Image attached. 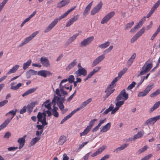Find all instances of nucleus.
Wrapping results in <instances>:
<instances>
[{
	"label": "nucleus",
	"instance_id": "obj_36",
	"mask_svg": "<svg viewBox=\"0 0 160 160\" xmlns=\"http://www.w3.org/2000/svg\"><path fill=\"white\" fill-rule=\"evenodd\" d=\"M31 60L30 59L28 60L26 62L24 63L23 65V68L26 70L30 65L31 63Z\"/></svg>",
	"mask_w": 160,
	"mask_h": 160
},
{
	"label": "nucleus",
	"instance_id": "obj_59",
	"mask_svg": "<svg viewBox=\"0 0 160 160\" xmlns=\"http://www.w3.org/2000/svg\"><path fill=\"white\" fill-rule=\"evenodd\" d=\"M11 133L9 132H6L5 133V134L3 137V138H9V137L11 136Z\"/></svg>",
	"mask_w": 160,
	"mask_h": 160
},
{
	"label": "nucleus",
	"instance_id": "obj_39",
	"mask_svg": "<svg viewBox=\"0 0 160 160\" xmlns=\"http://www.w3.org/2000/svg\"><path fill=\"white\" fill-rule=\"evenodd\" d=\"M160 5V0H158L152 7L151 9L155 11V10Z\"/></svg>",
	"mask_w": 160,
	"mask_h": 160
},
{
	"label": "nucleus",
	"instance_id": "obj_15",
	"mask_svg": "<svg viewBox=\"0 0 160 160\" xmlns=\"http://www.w3.org/2000/svg\"><path fill=\"white\" fill-rule=\"evenodd\" d=\"M40 62L45 67H48L50 66L49 61L46 57H41L40 58Z\"/></svg>",
	"mask_w": 160,
	"mask_h": 160
},
{
	"label": "nucleus",
	"instance_id": "obj_11",
	"mask_svg": "<svg viewBox=\"0 0 160 160\" xmlns=\"http://www.w3.org/2000/svg\"><path fill=\"white\" fill-rule=\"evenodd\" d=\"M94 39V37L91 36L86 39H84L80 44V47H86L90 44Z\"/></svg>",
	"mask_w": 160,
	"mask_h": 160
},
{
	"label": "nucleus",
	"instance_id": "obj_49",
	"mask_svg": "<svg viewBox=\"0 0 160 160\" xmlns=\"http://www.w3.org/2000/svg\"><path fill=\"white\" fill-rule=\"evenodd\" d=\"M34 106V104L33 103H31L30 104L28 105L27 106L28 110L30 112L32 111Z\"/></svg>",
	"mask_w": 160,
	"mask_h": 160
},
{
	"label": "nucleus",
	"instance_id": "obj_9",
	"mask_svg": "<svg viewBox=\"0 0 160 160\" xmlns=\"http://www.w3.org/2000/svg\"><path fill=\"white\" fill-rule=\"evenodd\" d=\"M39 32L38 31H36V32L32 33L31 35L25 38L24 41L22 42L19 45V47H22L23 45L27 44L29 41L31 40Z\"/></svg>",
	"mask_w": 160,
	"mask_h": 160
},
{
	"label": "nucleus",
	"instance_id": "obj_32",
	"mask_svg": "<svg viewBox=\"0 0 160 160\" xmlns=\"http://www.w3.org/2000/svg\"><path fill=\"white\" fill-rule=\"evenodd\" d=\"M144 133V132L143 130L142 131L138 132L137 134L134 135L133 137L134 140L141 137L143 135Z\"/></svg>",
	"mask_w": 160,
	"mask_h": 160
},
{
	"label": "nucleus",
	"instance_id": "obj_34",
	"mask_svg": "<svg viewBox=\"0 0 160 160\" xmlns=\"http://www.w3.org/2000/svg\"><path fill=\"white\" fill-rule=\"evenodd\" d=\"M118 78L115 77L114 79L112 80V81L111 82L110 85L108 86V87L111 88H113L115 85H114V84L117 81L119 80Z\"/></svg>",
	"mask_w": 160,
	"mask_h": 160
},
{
	"label": "nucleus",
	"instance_id": "obj_1",
	"mask_svg": "<svg viewBox=\"0 0 160 160\" xmlns=\"http://www.w3.org/2000/svg\"><path fill=\"white\" fill-rule=\"evenodd\" d=\"M55 94L57 96H56L54 95L52 100V103L53 105V108L52 109V115L56 118H58L59 116V113L57 112L58 108L55 106L56 104H57L60 109L62 111L64 108L63 103L64 102L66 99H65V96H61L58 88L56 89Z\"/></svg>",
	"mask_w": 160,
	"mask_h": 160
},
{
	"label": "nucleus",
	"instance_id": "obj_48",
	"mask_svg": "<svg viewBox=\"0 0 160 160\" xmlns=\"http://www.w3.org/2000/svg\"><path fill=\"white\" fill-rule=\"evenodd\" d=\"M112 88L107 87L105 91V92H108L110 93L111 94V93H112L115 90L114 89H112Z\"/></svg>",
	"mask_w": 160,
	"mask_h": 160
},
{
	"label": "nucleus",
	"instance_id": "obj_20",
	"mask_svg": "<svg viewBox=\"0 0 160 160\" xmlns=\"http://www.w3.org/2000/svg\"><path fill=\"white\" fill-rule=\"evenodd\" d=\"M111 126V123L108 122L106 125L102 127V129L101 130V132H105L109 130Z\"/></svg>",
	"mask_w": 160,
	"mask_h": 160
},
{
	"label": "nucleus",
	"instance_id": "obj_27",
	"mask_svg": "<svg viewBox=\"0 0 160 160\" xmlns=\"http://www.w3.org/2000/svg\"><path fill=\"white\" fill-rule=\"evenodd\" d=\"M93 1L89 3L86 7L84 12L83 13V15L84 16H86L88 14V12L90 10L91 6L92 5Z\"/></svg>",
	"mask_w": 160,
	"mask_h": 160
},
{
	"label": "nucleus",
	"instance_id": "obj_25",
	"mask_svg": "<svg viewBox=\"0 0 160 160\" xmlns=\"http://www.w3.org/2000/svg\"><path fill=\"white\" fill-rule=\"evenodd\" d=\"M128 145V144L127 143H124L123 144H122V145H121L120 147H119L116 149H115L114 151H113V152H116V153L124 149L125 148L127 147Z\"/></svg>",
	"mask_w": 160,
	"mask_h": 160
},
{
	"label": "nucleus",
	"instance_id": "obj_16",
	"mask_svg": "<svg viewBox=\"0 0 160 160\" xmlns=\"http://www.w3.org/2000/svg\"><path fill=\"white\" fill-rule=\"evenodd\" d=\"M75 73L77 75V76H80L83 75L85 76L87 74V71L84 68H81L78 69V70L75 72Z\"/></svg>",
	"mask_w": 160,
	"mask_h": 160
},
{
	"label": "nucleus",
	"instance_id": "obj_35",
	"mask_svg": "<svg viewBox=\"0 0 160 160\" xmlns=\"http://www.w3.org/2000/svg\"><path fill=\"white\" fill-rule=\"evenodd\" d=\"M118 78L115 77L114 79L112 80V81L111 82L110 85L108 86V87L111 88H113L115 85H114V84L117 81L119 80Z\"/></svg>",
	"mask_w": 160,
	"mask_h": 160
},
{
	"label": "nucleus",
	"instance_id": "obj_44",
	"mask_svg": "<svg viewBox=\"0 0 160 160\" xmlns=\"http://www.w3.org/2000/svg\"><path fill=\"white\" fill-rule=\"evenodd\" d=\"M133 24L134 22L133 21H132L130 22L127 23L124 28V30H127L128 28H131L133 25Z\"/></svg>",
	"mask_w": 160,
	"mask_h": 160
},
{
	"label": "nucleus",
	"instance_id": "obj_38",
	"mask_svg": "<svg viewBox=\"0 0 160 160\" xmlns=\"http://www.w3.org/2000/svg\"><path fill=\"white\" fill-rule=\"evenodd\" d=\"M160 94V89H158L153 92L150 95V97L152 98Z\"/></svg>",
	"mask_w": 160,
	"mask_h": 160
},
{
	"label": "nucleus",
	"instance_id": "obj_22",
	"mask_svg": "<svg viewBox=\"0 0 160 160\" xmlns=\"http://www.w3.org/2000/svg\"><path fill=\"white\" fill-rule=\"evenodd\" d=\"M100 9V2L99 3L96 7L92 10L91 13L92 15H94L99 12Z\"/></svg>",
	"mask_w": 160,
	"mask_h": 160
},
{
	"label": "nucleus",
	"instance_id": "obj_64",
	"mask_svg": "<svg viewBox=\"0 0 160 160\" xmlns=\"http://www.w3.org/2000/svg\"><path fill=\"white\" fill-rule=\"evenodd\" d=\"M62 160H68L69 157L67 156V154L65 153L63 154V155Z\"/></svg>",
	"mask_w": 160,
	"mask_h": 160
},
{
	"label": "nucleus",
	"instance_id": "obj_43",
	"mask_svg": "<svg viewBox=\"0 0 160 160\" xmlns=\"http://www.w3.org/2000/svg\"><path fill=\"white\" fill-rule=\"evenodd\" d=\"M155 122L154 121L153 118H151L148 120H147L145 122V124L148 125L149 124H153Z\"/></svg>",
	"mask_w": 160,
	"mask_h": 160
},
{
	"label": "nucleus",
	"instance_id": "obj_53",
	"mask_svg": "<svg viewBox=\"0 0 160 160\" xmlns=\"http://www.w3.org/2000/svg\"><path fill=\"white\" fill-rule=\"evenodd\" d=\"M8 102V101L7 100H5L2 102H0V108L4 106Z\"/></svg>",
	"mask_w": 160,
	"mask_h": 160
},
{
	"label": "nucleus",
	"instance_id": "obj_56",
	"mask_svg": "<svg viewBox=\"0 0 160 160\" xmlns=\"http://www.w3.org/2000/svg\"><path fill=\"white\" fill-rule=\"evenodd\" d=\"M152 156V154H148L142 158L141 160H148Z\"/></svg>",
	"mask_w": 160,
	"mask_h": 160
},
{
	"label": "nucleus",
	"instance_id": "obj_10",
	"mask_svg": "<svg viewBox=\"0 0 160 160\" xmlns=\"http://www.w3.org/2000/svg\"><path fill=\"white\" fill-rule=\"evenodd\" d=\"M154 86V83H152L148 85L144 91L140 92L138 94V97H143L146 96L152 89Z\"/></svg>",
	"mask_w": 160,
	"mask_h": 160
},
{
	"label": "nucleus",
	"instance_id": "obj_50",
	"mask_svg": "<svg viewBox=\"0 0 160 160\" xmlns=\"http://www.w3.org/2000/svg\"><path fill=\"white\" fill-rule=\"evenodd\" d=\"M100 61V56H99L96 59H95L93 63V66H94L98 64Z\"/></svg>",
	"mask_w": 160,
	"mask_h": 160
},
{
	"label": "nucleus",
	"instance_id": "obj_29",
	"mask_svg": "<svg viewBox=\"0 0 160 160\" xmlns=\"http://www.w3.org/2000/svg\"><path fill=\"white\" fill-rule=\"evenodd\" d=\"M160 105V101H159L156 102L153 106L150 108L149 112L151 113L154 111V110L158 108Z\"/></svg>",
	"mask_w": 160,
	"mask_h": 160
},
{
	"label": "nucleus",
	"instance_id": "obj_26",
	"mask_svg": "<svg viewBox=\"0 0 160 160\" xmlns=\"http://www.w3.org/2000/svg\"><path fill=\"white\" fill-rule=\"evenodd\" d=\"M51 104H52V102H50V100L48 99L44 102L43 104V105H44V107L48 110H51Z\"/></svg>",
	"mask_w": 160,
	"mask_h": 160
},
{
	"label": "nucleus",
	"instance_id": "obj_63",
	"mask_svg": "<svg viewBox=\"0 0 160 160\" xmlns=\"http://www.w3.org/2000/svg\"><path fill=\"white\" fill-rule=\"evenodd\" d=\"M110 157V155L108 154H107L105 155V156H104L101 159V160H106L108 158H109Z\"/></svg>",
	"mask_w": 160,
	"mask_h": 160
},
{
	"label": "nucleus",
	"instance_id": "obj_23",
	"mask_svg": "<svg viewBox=\"0 0 160 160\" xmlns=\"http://www.w3.org/2000/svg\"><path fill=\"white\" fill-rule=\"evenodd\" d=\"M19 67V66L18 65L14 66L7 73V75H8L12 73H15L18 69Z\"/></svg>",
	"mask_w": 160,
	"mask_h": 160
},
{
	"label": "nucleus",
	"instance_id": "obj_37",
	"mask_svg": "<svg viewBox=\"0 0 160 160\" xmlns=\"http://www.w3.org/2000/svg\"><path fill=\"white\" fill-rule=\"evenodd\" d=\"M40 139L39 137H35L31 141L30 144L31 146H33Z\"/></svg>",
	"mask_w": 160,
	"mask_h": 160
},
{
	"label": "nucleus",
	"instance_id": "obj_28",
	"mask_svg": "<svg viewBox=\"0 0 160 160\" xmlns=\"http://www.w3.org/2000/svg\"><path fill=\"white\" fill-rule=\"evenodd\" d=\"M15 84V83L13 82L11 83V87L10 88L11 89L14 90H17L19 89L20 87L22 85V84L21 83H19L16 85L13 86V85Z\"/></svg>",
	"mask_w": 160,
	"mask_h": 160
},
{
	"label": "nucleus",
	"instance_id": "obj_21",
	"mask_svg": "<svg viewBox=\"0 0 160 160\" xmlns=\"http://www.w3.org/2000/svg\"><path fill=\"white\" fill-rule=\"evenodd\" d=\"M77 63V60L76 59H74L72 61L71 63H70L68 66L66 67V69L67 70H69L73 68L76 64Z\"/></svg>",
	"mask_w": 160,
	"mask_h": 160
},
{
	"label": "nucleus",
	"instance_id": "obj_52",
	"mask_svg": "<svg viewBox=\"0 0 160 160\" xmlns=\"http://www.w3.org/2000/svg\"><path fill=\"white\" fill-rule=\"evenodd\" d=\"M28 73L31 75H36L37 74V72L34 70L30 69L28 71Z\"/></svg>",
	"mask_w": 160,
	"mask_h": 160
},
{
	"label": "nucleus",
	"instance_id": "obj_60",
	"mask_svg": "<svg viewBox=\"0 0 160 160\" xmlns=\"http://www.w3.org/2000/svg\"><path fill=\"white\" fill-rule=\"evenodd\" d=\"M100 149H99L98 151L92 154L91 155V156L92 157H93L96 156L97 155L99 154V153L100 152Z\"/></svg>",
	"mask_w": 160,
	"mask_h": 160
},
{
	"label": "nucleus",
	"instance_id": "obj_42",
	"mask_svg": "<svg viewBox=\"0 0 160 160\" xmlns=\"http://www.w3.org/2000/svg\"><path fill=\"white\" fill-rule=\"evenodd\" d=\"M117 102L116 103V105L117 107H118L119 108L124 104V101L123 100L121 101H117Z\"/></svg>",
	"mask_w": 160,
	"mask_h": 160
},
{
	"label": "nucleus",
	"instance_id": "obj_13",
	"mask_svg": "<svg viewBox=\"0 0 160 160\" xmlns=\"http://www.w3.org/2000/svg\"><path fill=\"white\" fill-rule=\"evenodd\" d=\"M145 32L144 28H142L131 39V42L133 43L135 41L137 40L138 38L140 37L142 34Z\"/></svg>",
	"mask_w": 160,
	"mask_h": 160
},
{
	"label": "nucleus",
	"instance_id": "obj_40",
	"mask_svg": "<svg viewBox=\"0 0 160 160\" xmlns=\"http://www.w3.org/2000/svg\"><path fill=\"white\" fill-rule=\"evenodd\" d=\"M140 27L141 26L138 24L137 25H136L134 28L131 29L130 32L131 33H133L136 32L138 28H140Z\"/></svg>",
	"mask_w": 160,
	"mask_h": 160
},
{
	"label": "nucleus",
	"instance_id": "obj_17",
	"mask_svg": "<svg viewBox=\"0 0 160 160\" xmlns=\"http://www.w3.org/2000/svg\"><path fill=\"white\" fill-rule=\"evenodd\" d=\"M38 74L45 78L47 75H52V73L48 71L41 70L38 72Z\"/></svg>",
	"mask_w": 160,
	"mask_h": 160
},
{
	"label": "nucleus",
	"instance_id": "obj_19",
	"mask_svg": "<svg viewBox=\"0 0 160 160\" xmlns=\"http://www.w3.org/2000/svg\"><path fill=\"white\" fill-rule=\"evenodd\" d=\"M70 1V0H62L58 4L57 7L58 8L62 7L68 4Z\"/></svg>",
	"mask_w": 160,
	"mask_h": 160
},
{
	"label": "nucleus",
	"instance_id": "obj_14",
	"mask_svg": "<svg viewBox=\"0 0 160 160\" xmlns=\"http://www.w3.org/2000/svg\"><path fill=\"white\" fill-rule=\"evenodd\" d=\"M26 137L27 135H24L22 137L18 139L17 142L19 144V149H21L24 145Z\"/></svg>",
	"mask_w": 160,
	"mask_h": 160
},
{
	"label": "nucleus",
	"instance_id": "obj_2",
	"mask_svg": "<svg viewBox=\"0 0 160 160\" xmlns=\"http://www.w3.org/2000/svg\"><path fill=\"white\" fill-rule=\"evenodd\" d=\"M76 7V6H74L71 8L70 9L68 10L66 12L64 13L58 18L54 19V20L52 21V22L49 25L47 28L45 29L44 32L45 33H46L51 31L59 21L65 18L70 12L74 10Z\"/></svg>",
	"mask_w": 160,
	"mask_h": 160
},
{
	"label": "nucleus",
	"instance_id": "obj_55",
	"mask_svg": "<svg viewBox=\"0 0 160 160\" xmlns=\"http://www.w3.org/2000/svg\"><path fill=\"white\" fill-rule=\"evenodd\" d=\"M68 80L69 82L70 83H72L73 82L74 80V77L73 75H70L69 76L68 78Z\"/></svg>",
	"mask_w": 160,
	"mask_h": 160
},
{
	"label": "nucleus",
	"instance_id": "obj_30",
	"mask_svg": "<svg viewBox=\"0 0 160 160\" xmlns=\"http://www.w3.org/2000/svg\"><path fill=\"white\" fill-rule=\"evenodd\" d=\"M66 137L64 136H61L59 139L58 143L60 145H62L66 141Z\"/></svg>",
	"mask_w": 160,
	"mask_h": 160
},
{
	"label": "nucleus",
	"instance_id": "obj_45",
	"mask_svg": "<svg viewBox=\"0 0 160 160\" xmlns=\"http://www.w3.org/2000/svg\"><path fill=\"white\" fill-rule=\"evenodd\" d=\"M46 125H43L42 124V125H37L36 127L38 128V130H40V134H41L43 131V128Z\"/></svg>",
	"mask_w": 160,
	"mask_h": 160
},
{
	"label": "nucleus",
	"instance_id": "obj_46",
	"mask_svg": "<svg viewBox=\"0 0 160 160\" xmlns=\"http://www.w3.org/2000/svg\"><path fill=\"white\" fill-rule=\"evenodd\" d=\"M147 149V146H145L144 147H143L142 148L140 149L139 150H138L137 151V153H138V154H140L141 153L143 152L145 150H146Z\"/></svg>",
	"mask_w": 160,
	"mask_h": 160
},
{
	"label": "nucleus",
	"instance_id": "obj_51",
	"mask_svg": "<svg viewBox=\"0 0 160 160\" xmlns=\"http://www.w3.org/2000/svg\"><path fill=\"white\" fill-rule=\"evenodd\" d=\"M136 83V82L134 81L132 82L131 84L129 85V86L127 88V90H128L132 89L134 87Z\"/></svg>",
	"mask_w": 160,
	"mask_h": 160
},
{
	"label": "nucleus",
	"instance_id": "obj_61",
	"mask_svg": "<svg viewBox=\"0 0 160 160\" xmlns=\"http://www.w3.org/2000/svg\"><path fill=\"white\" fill-rule=\"evenodd\" d=\"M145 79V77L144 76H142L141 77V80L138 83V85L137 86V87H138L139 86L142 84V82H143Z\"/></svg>",
	"mask_w": 160,
	"mask_h": 160
},
{
	"label": "nucleus",
	"instance_id": "obj_41",
	"mask_svg": "<svg viewBox=\"0 0 160 160\" xmlns=\"http://www.w3.org/2000/svg\"><path fill=\"white\" fill-rule=\"evenodd\" d=\"M60 90L58 89L59 91H60L61 93L63 94V95H61V96H65V95H67L68 94V93L66 91H65L64 90V87H60ZM59 93H60V92H59Z\"/></svg>",
	"mask_w": 160,
	"mask_h": 160
},
{
	"label": "nucleus",
	"instance_id": "obj_57",
	"mask_svg": "<svg viewBox=\"0 0 160 160\" xmlns=\"http://www.w3.org/2000/svg\"><path fill=\"white\" fill-rule=\"evenodd\" d=\"M146 19V17H143L139 22L138 23V24L141 26L143 23V22L145 21Z\"/></svg>",
	"mask_w": 160,
	"mask_h": 160
},
{
	"label": "nucleus",
	"instance_id": "obj_6",
	"mask_svg": "<svg viewBox=\"0 0 160 160\" xmlns=\"http://www.w3.org/2000/svg\"><path fill=\"white\" fill-rule=\"evenodd\" d=\"M97 120L96 119H94L90 121L89 125L88 126L84 131L80 133V137L86 135L90 132L92 126L94 125L95 122Z\"/></svg>",
	"mask_w": 160,
	"mask_h": 160
},
{
	"label": "nucleus",
	"instance_id": "obj_47",
	"mask_svg": "<svg viewBox=\"0 0 160 160\" xmlns=\"http://www.w3.org/2000/svg\"><path fill=\"white\" fill-rule=\"evenodd\" d=\"M110 43V42H109L107 41L103 44H101V48H105L109 45Z\"/></svg>",
	"mask_w": 160,
	"mask_h": 160
},
{
	"label": "nucleus",
	"instance_id": "obj_8",
	"mask_svg": "<svg viewBox=\"0 0 160 160\" xmlns=\"http://www.w3.org/2000/svg\"><path fill=\"white\" fill-rule=\"evenodd\" d=\"M128 95L126 93V91L125 89L122 90L119 95L117 96L115 99V101H118L123 99L125 101L128 99Z\"/></svg>",
	"mask_w": 160,
	"mask_h": 160
},
{
	"label": "nucleus",
	"instance_id": "obj_7",
	"mask_svg": "<svg viewBox=\"0 0 160 160\" xmlns=\"http://www.w3.org/2000/svg\"><path fill=\"white\" fill-rule=\"evenodd\" d=\"M46 114L45 112H39L37 115V124L39 123L38 122H40L43 125H47L48 123L46 122Z\"/></svg>",
	"mask_w": 160,
	"mask_h": 160
},
{
	"label": "nucleus",
	"instance_id": "obj_58",
	"mask_svg": "<svg viewBox=\"0 0 160 160\" xmlns=\"http://www.w3.org/2000/svg\"><path fill=\"white\" fill-rule=\"evenodd\" d=\"M27 107L26 106H24L20 111V113L21 114H22L25 113L26 111Z\"/></svg>",
	"mask_w": 160,
	"mask_h": 160
},
{
	"label": "nucleus",
	"instance_id": "obj_31",
	"mask_svg": "<svg viewBox=\"0 0 160 160\" xmlns=\"http://www.w3.org/2000/svg\"><path fill=\"white\" fill-rule=\"evenodd\" d=\"M79 33H76L73 35L72 37H70L68 39V44H69L70 43L72 42L74 40H75L77 37L79 35Z\"/></svg>",
	"mask_w": 160,
	"mask_h": 160
},
{
	"label": "nucleus",
	"instance_id": "obj_5",
	"mask_svg": "<svg viewBox=\"0 0 160 160\" xmlns=\"http://www.w3.org/2000/svg\"><path fill=\"white\" fill-rule=\"evenodd\" d=\"M147 61L144 64L142 68V70L139 74L137 75V77H138L141 75H143L145 74L148 72L152 67V63H148Z\"/></svg>",
	"mask_w": 160,
	"mask_h": 160
},
{
	"label": "nucleus",
	"instance_id": "obj_33",
	"mask_svg": "<svg viewBox=\"0 0 160 160\" xmlns=\"http://www.w3.org/2000/svg\"><path fill=\"white\" fill-rule=\"evenodd\" d=\"M127 70V68H126L123 69L122 70L119 72L118 74V76L116 77L118 78L119 79L122 77V76L126 73Z\"/></svg>",
	"mask_w": 160,
	"mask_h": 160
},
{
	"label": "nucleus",
	"instance_id": "obj_24",
	"mask_svg": "<svg viewBox=\"0 0 160 160\" xmlns=\"http://www.w3.org/2000/svg\"><path fill=\"white\" fill-rule=\"evenodd\" d=\"M136 53H134L129 58L127 63V66L129 67L131 65L134 61V60L136 57Z\"/></svg>",
	"mask_w": 160,
	"mask_h": 160
},
{
	"label": "nucleus",
	"instance_id": "obj_4",
	"mask_svg": "<svg viewBox=\"0 0 160 160\" xmlns=\"http://www.w3.org/2000/svg\"><path fill=\"white\" fill-rule=\"evenodd\" d=\"M16 112L17 109H15V110H13L10 111L6 114V116H7L9 114H11V116L9 118L6 119L4 122L0 125V131L3 128H5L8 125L15 116L16 113Z\"/></svg>",
	"mask_w": 160,
	"mask_h": 160
},
{
	"label": "nucleus",
	"instance_id": "obj_62",
	"mask_svg": "<svg viewBox=\"0 0 160 160\" xmlns=\"http://www.w3.org/2000/svg\"><path fill=\"white\" fill-rule=\"evenodd\" d=\"M79 17V15H77L74 16L71 19L74 21L76 22L78 19Z\"/></svg>",
	"mask_w": 160,
	"mask_h": 160
},
{
	"label": "nucleus",
	"instance_id": "obj_54",
	"mask_svg": "<svg viewBox=\"0 0 160 160\" xmlns=\"http://www.w3.org/2000/svg\"><path fill=\"white\" fill-rule=\"evenodd\" d=\"M94 74V73H93V72H91L87 77L85 79L84 81H86L88 79L91 78Z\"/></svg>",
	"mask_w": 160,
	"mask_h": 160
},
{
	"label": "nucleus",
	"instance_id": "obj_3",
	"mask_svg": "<svg viewBox=\"0 0 160 160\" xmlns=\"http://www.w3.org/2000/svg\"><path fill=\"white\" fill-rule=\"evenodd\" d=\"M92 101V99L91 98H89L86 100L85 101L83 102L80 105L79 108H77L73 111H72L70 113L66 116L64 117V118L60 122L61 124H63V123L67 121L68 119L70 118L74 114L77 112L79 111L81 109L85 107H86L87 105L90 103Z\"/></svg>",
	"mask_w": 160,
	"mask_h": 160
},
{
	"label": "nucleus",
	"instance_id": "obj_12",
	"mask_svg": "<svg viewBox=\"0 0 160 160\" xmlns=\"http://www.w3.org/2000/svg\"><path fill=\"white\" fill-rule=\"evenodd\" d=\"M115 14L114 11L109 12L103 18L101 23L102 24L107 23L114 15Z\"/></svg>",
	"mask_w": 160,
	"mask_h": 160
},
{
	"label": "nucleus",
	"instance_id": "obj_18",
	"mask_svg": "<svg viewBox=\"0 0 160 160\" xmlns=\"http://www.w3.org/2000/svg\"><path fill=\"white\" fill-rule=\"evenodd\" d=\"M38 88V87L31 88L24 92L22 94V96L23 97L28 96L34 92Z\"/></svg>",
	"mask_w": 160,
	"mask_h": 160
}]
</instances>
